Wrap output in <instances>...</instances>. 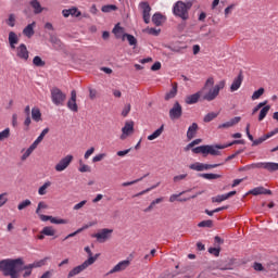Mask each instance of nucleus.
<instances>
[{"label": "nucleus", "mask_w": 278, "mask_h": 278, "mask_svg": "<svg viewBox=\"0 0 278 278\" xmlns=\"http://www.w3.org/2000/svg\"><path fill=\"white\" fill-rule=\"evenodd\" d=\"M36 149H38V148L36 146H34V143H31L30 147L22 155V162H25V160H27V157H29V155H31V153H34V151H36Z\"/></svg>", "instance_id": "obj_34"}, {"label": "nucleus", "mask_w": 278, "mask_h": 278, "mask_svg": "<svg viewBox=\"0 0 278 278\" xmlns=\"http://www.w3.org/2000/svg\"><path fill=\"white\" fill-rule=\"evenodd\" d=\"M177 97V83H173L172 89L165 94V101H170Z\"/></svg>", "instance_id": "obj_27"}, {"label": "nucleus", "mask_w": 278, "mask_h": 278, "mask_svg": "<svg viewBox=\"0 0 278 278\" xmlns=\"http://www.w3.org/2000/svg\"><path fill=\"white\" fill-rule=\"evenodd\" d=\"M30 7L34 10V14H42V12L45 11V8H42L38 0L30 1Z\"/></svg>", "instance_id": "obj_26"}, {"label": "nucleus", "mask_w": 278, "mask_h": 278, "mask_svg": "<svg viewBox=\"0 0 278 278\" xmlns=\"http://www.w3.org/2000/svg\"><path fill=\"white\" fill-rule=\"evenodd\" d=\"M116 10H117V8L114 4H108V5L102 7V12H105V13L114 12Z\"/></svg>", "instance_id": "obj_53"}, {"label": "nucleus", "mask_w": 278, "mask_h": 278, "mask_svg": "<svg viewBox=\"0 0 278 278\" xmlns=\"http://www.w3.org/2000/svg\"><path fill=\"white\" fill-rule=\"evenodd\" d=\"M268 112H270V105H264L260 112L258 121L260 122L264 121L268 115Z\"/></svg>", "instance_id": "obj_32"}, {"label": "nucleus", "mask_w": 278, "mask_h": 278, "mask_svg": "<svg viewBox=\"0 0 278 278\" xmlns=\"http://www.w3.org/2000/svg\"><path fill=\"white\" fill-rule=\"evenodd\" d=\"M73 160V155L67 154L66 156L59 161V163L54 166V169L56 170V173H62L63 170H66L67 166H71Z\"/></svg>", "instance_id": "obj_8"}, {"label": "nucleus", "mask_w": 278, "mask_h": 278, "mask_svg": "<svg viewBox=\"0 0 278 278\" xmlns=\"http://www.w3.org/2000/svg\"><path fill=\"white\" fill-rule=\"evenodd\" d=\"M67 108L71 112H79V106L77 105V91H71V98L67 101Z\"/></svg>", "instance_id": "obj_13"}, {"label": "nucleus", "mask_w": 278, "mask_h": 278, "mask_svg": "<svg viewBox=\"0 0 278 278\" xmlns=\"http://www.w3.org/2000/svg\"><path fill=\"white\" fill-rule=\"evenodd\" d=\"M197 131H199V124L193 123L191 126H189V128L187 130L188 140H192V138H194V136H197Z\"/></svg>", "instance_id": "obj_23"}, {"label": "nucleus", "mask_w": 278, "mask_h": 278, "mask_svg": "<svg viewBox=\"0 0 278 278\" xmlns=\"http://www.w3.org/2000/svg\"><path fill=\"white\" fill-rule=\"evenodd\" d=\"M181 116H184V108L178 101H176L169 110V118L170 121H179Z\"/></svg>", "instance_id": "obj_7"}, {"label": "nucleus", "mask_w": 278, "mask_h": 278, "mask_svg": "<svg viewBox=\"0 0 278 278\" xmlns=\"http://www.w3.org/2000/svg\"><path fill=\"white\" fill-rule=\"evenodd\" d=\"M49 205H47V203L45 202H39L37 210H36V214H40V210H48Z\"/></svg>", "instance_id": "obj_55"}, {"label": "nucleus", "mask_w": 278, "mask_h": 278, "mask_svg": "<svg viewBox=\"0 0 278 278\" xmlns=\"http://www.w3.org/2000/svg\"><path fill=\"white\" fill-rule=\"evenodd\" d=\"M164 134V125H162L160 128H157L152 135L148 136V140H155L160 138Z\"/></svg>", "instance_id": "obj_30"}, {"label": "nucleus", "mask_w": 278, "mask_h": 278, "mask_svg": "<svg viewBox=\"0 0 278 278\" xmlns=\"http://www.w3.org/2000/svg\"><path fill=\"white\" fill-rule=\"evenodd\" d=\"M9 45L11 49H16V45H18V35H16V33H9Z\"/></svg>", "instance_id": "obj_24"}, {"label": "nucleus", "mask_w": 278, "mask_h": 278, "mask_svg": "<svg viewBox=\"0 0 278 278\" xmlns=\"http://www.w3.org/2000/svg\"><path fill=\"white\" fill-rule=\"evenodd\" d=\"M266 140H268V137H267V135H264L263 137L255 139L252 142V147H257V146L262 144V142H266Z\"/></svg>", "instance_id": "obj_47"}, {"label": "nucleus", "mask_w": 278, "mask_h": 278, "mask_svg": "<svg viewBox=\"0 0 278 278\" xmlns=\"http://www.w3.org/2000/svg\"><path fill=\"white\" fill-rule=\"evenodd\" d=\"M201 142H203V140H201V139H195V140L191 141V142L185 148V151H190V149H192V147H197V144H201Z\"/></svg>", "instance_id": "obj_52"}, {"label": "nucleus", "mask_w": 278, "mask_h": 278, "mask_svg": "<svg viewBox=\"0 0 278 278\" xmlns=\"http://www.w3.org/2000/svg\"><path fill=\"white\" fill-rule=\"evenodd\" d=\"M131 134H134V122H126L122 128L121 140H125L127 136H131Z\"/></svg>", "instance_id": "obj_14"}, {"label": "nucleus", "mask_w": 278, "mask_h": 278, "mask_svg": "<svg viewBox=\"0 0 278 278\" xmlns=\"http://www.w3.org/2000/svg\"><path fill=\"white\" fill-rule=\"evenodd\" d=\"M201 94H203L202 90L193 94L187 96L185 99V103H187V105H194V103H199V99H201Z\"/></svg>", "instance_id": "obj_17"}, {"label": "nucleus", "mask_w": 278, "mask_h": 278, "mask_svg": "<svg viewBox=\"0 0 278 278\" xmlns=\"http://www.w3.org/2000/svg\"><path fill=\"white\" fill-rule=\"evenodd\" d=\"M92 225H94V223H90L88 225L83 226L81 228H78L76 231L67 235L64 238V240H68V238H75V236H77V233H81V231H85V229H88V228L92 227Z\"/></svg>", "instance_id": "obj_28"}, {"label": "nucleus", "mask_w": 278, "mask_h": 278, "mask_svg": "<svg viewBox=\"0 0 278 278\" xmlns=\"http://www.w3.org/2000/svg\"><path fill=\"white\" fill-rule=\"evenodd\" d=\"M218 166V164H203V163H194V164H191L189 166V168H191V170H198V172H201V170H210V168H216Z\"/></svg>", "instance_id": "obj_15"}, {"label": "nucleus", "mask_w": 278, "mask_h": 278, "mask_svg": "<svg viewBox=\"0 0 278 278\" xmlns=\"http://www.w3.org/2000/svg\"><path fill=\"white\" fill-rule=\"evenodd\" d=\"M240 121H242V117H240V116L233 117L230 121H228L224 124H220L218 126V129H229V127H233V125H238V123H240Z\"/></svg>", "instance_id": "obj_19"}, {"label": "nucleus", "mask_w": 278, "mask_h": 278, "mask_svg": "<svg viewBox=\"0 0 278 278\" xmlns=\"http://www.w3.org/2000/svg\"><path fill=\"white\" fill-rule=\"evenodd\" d=\"M31 118L35 123H40V121H42V113H40V109L34 108L31 110Z\"/></svg>", "instance_id": "obj_29"}, {"label": "nucleus", "mask_w": 278, "mask_h": 278, "mask_svg": "<svg viewBox=\"0 0 278 278\" xmlns=\"http://www.w3.org/2000/svg\"><path fill=\"white\" fill-rule=\"evenodd\" d=\"M34 27H36V22H33L31 24H28L24 29H23V35L26 36V38H31L34 36Z\"/></svg>", "instance_id": "obj_25"}, {"label": "nucleus", "mask_w": 278, "mask_h": 278, "mask_svg": "<svg viewBox=\"0 0 278 278\" xmlns=\"http://www.w3.org/2000/svg\"><path fill=\"white\" fill-rule=\"evenodd\" d=\"M16 56L20 58V60H24V62L29 60V50H27V46L25 43H21L16 48Z\"/></svg>", "instance_id": "obj_12"}, {"label": "nucleus", "mask_w": 278, "mask_h": 278, "mask_svg": "<svg viewBox=\"0 0 278 278\" xmlns=\"http://www.w3.org/2000/svg\"><path fill=\"white\" fill-rule=\"evenodd\" d=\"M266 103H268V101H264L258 103L252 111V114H256V112H260V110H262V108H264V105H266Z\"/></svg>", "instance_id": "obj_57"}, {"label": "nucleus", "mask_w": 278, "mask_h": 278, "mask_svg": "<svg viewBox=\"0 0 278 278\" xmlns=\"http://www.w3.org/2000/svg\"><path fill=\"white\" fill-rule=\"evenodd\" d=\"M92 153H94V147H91L85 152V155H84L85 160H88L90 155H92Z\"/></svg>", "instance_id": "obj_61"}, {"label": "nucleus", "mask_w": 278, "mask_h": 278, "mask_svg": "<svg viewBox=\"0 0 278 278\" xmlns=\"http://www.w3.org/2000/svg\"><path fill=\"white\" fill-rule=\"evenodd\" d=\"M53 277V271L47 270L39 278H51Z\"/></svg>", "instance_id": "obj_64"}, {"label": "nucleus", "mask_w": 278, "mask_h": 278, "mask_svg": "<svg viewBox=\"0 0 278 278\" xmlns=\"http://www.w3.org/2000/svg\"><path fill=\"white\" fill-rule=\"evenodd\" d=\"M257 168H265V170H269V173H274V170H278V163H258Z\"/></svg>", "instance_id": "obj_21"}, {"label": "nucleus", "mask_w": 278, "mask_h": 278, "mask_svg": "<svg viewBox=\"0 0 278 278\" xmlns=\"http://www.w3.org/2000/svg\"><path fill=\"white\" fill-rule=\"evenodd\" d=\"M262 94H264V88H260L258 90L254 91L252 94V101H257Z\"/></svg>", "instance_id": "obj_49"}, {"label": "nucleus", "mask_w": 278, "mask_h": 278, "mask_svg": "<svg viewBox=\"0 0 278 278\" xmlns=\"http://www.w3.org/2000/svg\"><path fill=\"white\" fill-rule=\"evenodd\" d=\"M163 18H164V16L161 13H155L152 16V23H154V25H156V27H160V25H162Z\"/></svg>", "instance_id": "obj_35"}, {"label": "nucleus", "mask_w": 278, "mask_h": 278, "mask_svg": "<svg viewBox=\"0 0 278 278\" xmlns=\"http://www.w3.org/2000/svg\"><path fill=\"white\" fill-rule=\"evenodd\" d=\"M45 266V260L34 262L31 264L25 265V261L23 258H4L0 261V273L4 277L10 278H21V273H23V277H31V273L34 268H40Z\"/></svg>", "instance_id": "obj_1"}, {"label": "nucleus", "mask_w": 278, "mask_h": 278, "mask_svg": "<svg viewBox=\"0 0 278 278\" xmlns=\"http://www.w3.org/2000/svg\"><path fill=\"white\" fill-rule=\"evenodd\" d=\"M131 262L129 260H125L116 264L111 270L108 271L106 275H114L115 273H123V270H127Z\"/></svg>", "instance_id": "obj_9"}, {"label": "nucleus", "mask_w": 278, "mask_h": 278, "mask_svg": "<svg viewBox=\"0 0 278 278\" xmlns=\"http://www.w3.org/2000/svg\"><path fill=\"white\" fill-rule=\"evenodd\" d=\"M131 112V104H126L122 111V116H127Z\"/></svg>", "instance_id": "obj_59"}, {"label": "nucleus", "mask_w": 278, "mask_h": 278, "mask_svg": "<svg viewBox=\"0 0 278 278\" xmlns=\"http://www.w3.org/2000/svg\"><path fill=\"white\" fill-rule=\"evenodd\" d=\"M79 173H90V166L80 163Z\"/></svg>", "instance_id": "obj_60"}, {"label": "nucleus", "mask_w": 278, "mask_h": 278, "mask_svg": "<svg viewBox=\"0 0 278 278\" xmlns=\"http://www.w3.org/2000/svg\"><path fill=\"white\" fill-rule=\"evenodd\" d=\"M33 64H34V66L42 67V66H46L47 63L42 60V58H40V56H35V58L33 59Z\"/></svg>", "instance_id": "obj_38"}, {"label": "nucleus", "mask_w": 278, "mask_h": 278, "mask_svg": "<svg viewBox=\"0 0 278 278\" xmlns=\"http://www.w3.org/2000/svg\"><path fill=\"white\" fill-rule=\"evenodd\" d=\"M85 251H86L87 255L89 256L88 260H93V264L97 262V260H99V254H96L94 256H92V251L90 250L89 247H86Z\"/></svg>", "instance_id": "obj_43"}, {"label": "nucleus", "mask_w": 278, "mask_h": 278, "mask_svg": "<svg viewBox=\"0 0 278 278\" xmlns=\"http://www.w3.org/2000/svg\"><path fill=\"white\" fill-rule=\"evenodd\" d=\"M217 117H218V113L211 112L204 116L203 121L204 123H212V121H214V118H217Z\"/></svg>", "instance_id": "obj_39"}, {"label": "nucleus", "mask_w": 278, "mask_h": 278, "mask_svg": "<svg viewBox=\"0 0 278 278\" xmlns=\"http://www.w3.org/2000/svg\"><path fill=\"white\" fill-rule=\"evenodd\" d=\"M139 8H141L142 10L144 23L149 25V23H151V5L149 4V2H141L139 4Z\"/></svg>", "instance_id": "obj_11"}, {"label": "nucleus", "mask_w": 278, "mask_h": 278, "mask_svg": "<svg viewBox=\"0 0 278 278\" xmlns=\"http://www.w3.org/2000/svg\"><path fill=\"white\" fill-rule=\"evenodd\" d=\"M253 268L254 270L262 273V270H264V265H262V263H254Z\"/></svg>", "instance_id": "obj_62"}, {"label": "nucleus", "mask_w": 278, "mask_h": 278, "mask_svg": "<svg viewBox=\"0 0 278 278\" xmlns=\"http://www.w3.org/2000/svg\"><path fill=\"white\" fill-rule=\"evenodd\" d=\"M231 144H214L206 146V155H220V150L227 149Z\"/></svg>", "instance_id": "obj_10"}, {"label": "nucleus", "mask_w": 278, "mask_h": 278, "mask_svg": "<svg viewBox=\"0 0 278 278\" xmlns=\"http://www.w3.org/2000/svg\"><path fill=\"white\" fill-rule=\"evenodd\" d=\"M184 193H179V194H172L169 197V203H175V201H180V202H184V201H188V199H179L180 195H182Z\"/></svg>", "instance_id": "obj_48"}, {"label": "nucleus", "mask_w": 278, "mask_h": 278, "mask_svg": "<svg viewBox=\"0 0 278 278\" xmlns=\"http://www.w3.org/2000/svg\"><path fill=\"white\" fill-rule=\"evenodd\" d=\"M52 225H68V219L52 217Z\"/></svg>", "instance_id": "obj_42"}, {"label": "nucleus", "mask_w": 278, "mask_h": 278, "mask_svg": "<svg viewBox=\"0 0 278 278\" xmlns=\"http://www.w3.org/2000/svg\"><path fill=\"white\" fill-rule=\"evenodd\" d=\"M112 233H114L113 229L104 228L91 235V238H96L97 242H99L100 244H103L104 242H108L110 238H112Z\"/></svg>", "instance_id": "obj_5"}, {"label": "nucleus", "mask_w": 278, "mask_h": 278, "mask_svg": "<svg viewBox=\"0 0 278 278\" xmlns=\"http://www.w3.org/2000/svg\"><path fill=\"white\" fill-rule=\"evenodd\" d=\"M113 34L116 38H122V40H125V28L121 26V24H116L113 28Z\"/></svg>", "instance_id": "obj_22"}, {"label": "nucleus", "mask_w": 278, "mask_h": 278, "mask_svg": "<svg viewBox=\"0 0 278 278\" xmlns=\"http://www.w3.org/2000/svg\"><path fill=\"white\" fill-rule=\"evenodd\" d=\"M51 186V181H47L45 182L38 190V194H40L41 197L47 194V188H49Z\"/></svg>", "instance_id": "obj_41"}, {"label": "nucleus", "mask_w": 278, "mask_h": 278, "mask_svg": "<svg viewBox=\"0 0 278 278\" xmlns=\"http://www.w3.org/2000/svg\"><path fill=\"white\" fill-rule=\"evenodd\" d=\"M5 203H8V193H1L0 194V207H3V205H5Z\"/></svg>", "instance_id": "obj_54"}, {"label": "nucleus", "mask_w": 278, "mask_h": 278, "mask_svg": "<svg viewBox=\"0 0 278 278\" xmlns=\"http://www.w3.org/2000/svg\"><path fill=\"white\" fill-rule=\"evenodd\" d=\"M70 16H75L76 18H79V16H81V11H79L77 7H73L72 9H70Z\"/></svg>", "instance_id": "obj_46"}, {"label": "nucleus", "mask_w": 278, "mask_h": 278, "mask_svg": "<svg viewBox=\"0 0 278 278\" xmlns=\"http://www.w3.org/2000/svg\"><path fill=\"white\" fill-rule=\"evenodd\" d=\"M29 205H31V200L26 199L17 205V210L22 212V210H26V207H29Z\"/></svg>", "instance_id": "obj_40"}, {"label": "nucleus", "mask_w": 278, "mask_h": 278, "mask_svg": "<svg viewBox=\"0 0 278 278\" xmlns=\"http://www.w3.org/2000/svg\"><path fill=\"white\" fill-rule=\"evenodd\" d=\"M50 94H51V101L54 105L56 106L64 105V102L66 101V93H64L62 89L58 87H53L50 90Z\"/></svg>", "instance_id": "obj_4"}, {"label": "nucleus", "mask_w": 278, "mask_h": 278, "mask_svg": "<svg viewBox=\"0 0 278 278\" xmlns=\"http://www.w3.org/2000/svg\"><path fill=\"white\" fill-rule=\"evenodd\" d=\"M226 86L225 80H220L217 85L214 86V77H208L204 84L203 90L208 91L202 97L203 101H214L218 94H220V90H223Z\"/></svg>", "instance_id": "obj_2"}, {"label": "nucleus", "mask_w": 278, "mask_h": 278, "mask_svg": "<svg viewBox=\"0 0 278 278\" xmlns=\"http://www.w3.org/2000/svg\"><path fill=\"white\" fill-rule=\"evenodd\" d=\"M198 227H207V228H212L214 227V222L211 219L207 220H202L198 224Z\"/></svg>", "instance_id": "obj_45"}, {"label": "nucleus", "mask_w": 278, "mask_h": 278, "mask_svg": "<svg viewBox=\"0 0 278 278\" xmlns=\"http://www.w3.org/2000/svg\"><path fill=\"white\" fill-rule=\"evenodd\" d=\"M236 191H230L225 194H219L212 198V203H223V201H227V199H231V197H235Z\"/></svg>", "instance_id": "obj_18"}, {"label": "nucleus", "mask_w": 278, "mask_h": 278, "mask_svg": "<svg viewBox=\"0 0 278 278\" xmlns=\"http://www.w3.org/2000/svg\"><path fill=\"white\" fill-rule=\"evenodd\" d=\"M248 194H253V197H257L260 194H273V191L266 189L264 187H256L248 192Z\"/></svg>", "instance_id": "obj_20"}, {"label": "nucleus", "mask_w": 278, "mask_h": 278, "mask_svg": "<svg viewBox=\"0 0 278 278\" xmlns=\"http://www.w3.org/2000/svg\"><path fill=\"white\" fill-rule=\"evenodd\" d=\"M7 25H9V27H15L16 25V15H14V13H11L8 17V20L5 21Z\"/></svg>", "instance_id": "obj_37"}, {"label": "nucleus", "mask_w": 278, "mask_h": 278, "mask_svg": "<svg viewBox=\"0 0 278 278\" xmlns=\"http://www.w3.org/2000/svg\"><path fill=\"white\" fill-rule=\"evenodd\" d=\"M192 153H202V155H206V146H200L192 149Z\"/></svg>", "instance_id": "obj_44"}, {"label": "nucleus", "mask_w": 278, "mask_h": 278, "mask_svg": "<svg viewBox=\"0 0 278 278\" xmlns=\"http://www.w3.org/2000/svg\"><path fill=\"white\" fill-rule=\"evenodd\" d=\"M40 220H42V223H47V220H50V223H52L53 220V216H49V215H42V214H38Z\"/></svg>", "instance_id": "obj_58"}, {"label": "nucleus", "mask_w": 278, "mask_h": 278, "mask_svg": "<svg viewBox=\"0 0 278 278\" xmlns=\"http://www.w3.org/2000/svg\"><path fill=\"white\" fill-rule=\"evenodd\" d=\"M124 37L126 38V40L128 41V45H130V47H136L138 45V39H136V37H134V35L126 34V35H124Z\"/></svg>", "instance_id": "obj_36"}, {"label": "nucleus", "mask_w": 278, "mask_h": 278, "mask_svg": "<svg viewBox=\"0 0 278 278\" xmlns=\"http://www.w3.org/2000/svg\"><path fill=\"white\" fill-rule=\"evenodd\" d=\"M7 138H10V128L0 131V142H3Z\"/></svg>", "instance_id": "obj_50"}, {"label": "nucleus", "mask_w": 278, "mask_h": 278, "mask_svg": "<svg viewBox=\"0 0 278 278\" xmlns=\"http://www.w3.org/2000/svg\"><path fill=\"white\" fill-rule=\"evenodd\" d=\"M47 134H49V128H45L41 131V134L37 137V139L33 142V144L38 148V144H40V142H42V140H45V136H47Z\"/></svg>", "instance_id": "obj_33"}, {"label": "nucleus", "mask_w": 278, "mask_h": 278, "mask_svg": "<svg viewBox=\"0 0 278 278\" xmlns=\"http://www.w3.org/2000/svg\"><path fill=\"white\" fill-rule=\"evenodd\" d=\"M192 9V1L184 2L177 1L173 7V14L181 18V21H188L190 18V10Z\"/></svg>", "instance_id": "obj_3"}, {"label": "nucleus", "mask_w": 278, "mask_h": 278, "mask_svg": "<svg viewBox=\"0 0 278 278\" xmlns=\"http://www.w3.org/2000/svg\"><path fill=\"white\" fill-rule=\"evenodd\" d=\"M94 264V258H88L83 264L74 267L72 270H70L67 277H75L76 275H79V273H84L88 266H92Z\"/></svg>", "instance_id": "obj_6"}, {"label": "nucleus", "mask_w": 278, "mask_h": 278, "mask_svg": "<svg viewBox=\"0 0 278 278\" xmlns=\"http://www.w3.org/2000/svg\"><path fill=\"white\" fill-rule=\"evenodd\" d=\"M106 156L108 154L105 153L97 154L96 156L92 157V162L93 164H97V162H102V160H105Z\"/></svg>", "instance_id": "obj_51"}, {"label": "nucleus", "mask_w": 278, "mask_h": 278, "mask_svg": "<svg viewBox=\"0 0 278 278\" xmlns=\"http://www.w3.org/2000/svg\"><path fill=\"white\" fill-rule=\"evenodd\" d=\"M242 81H244V75H242V72H240L230 86V92H236L237 90H240Z\"/></svg>", "instance_id": "obj_16"}, {"label": "nucleus", "mask_w": 278, "mask_h": 278, "mask_svg": "<svg viewBox=\"0 0 278 278\" xmlns=\"http://www.w3.org/2000/svg\"><path fill=\"white\" fill-rule=\"evenodd\" d=\"M208 253L215 257H218V255H220V248H210Z\"/></svg>", "instance_id": "obj_56"}, {"label": "nucleus", "mask_w": 278, "mask_h": 278, "mask_svg": "<svg viewBox=\"0 0 278 278\" xmlns=\"http://www.w3.org/2000/svg\"><path fill=\"white\" fill-rule=\"evenodd\" d=\"M41 233L43 236H55V233H58V231L55 230V228H53V226H46L41 230Z\"/></svg>", "instance_id": "obj_31"}, {"label": "nucleus", "mask_w": 278, "mask_h": 278, "mask_svg": "<svg viewBox=\"0 0 278 278\" xmlns=\"http://www.w3.org/2000/svg\"><path fill=\"white\" fill-rule=\"evenodd\" d=\"M86 203H88V201L83 200L81 202L77 203L76 205H74L73 210H81V207H84V205H86Z\"/></svg>", "instance_id": "obj_63"}]
</instances>
